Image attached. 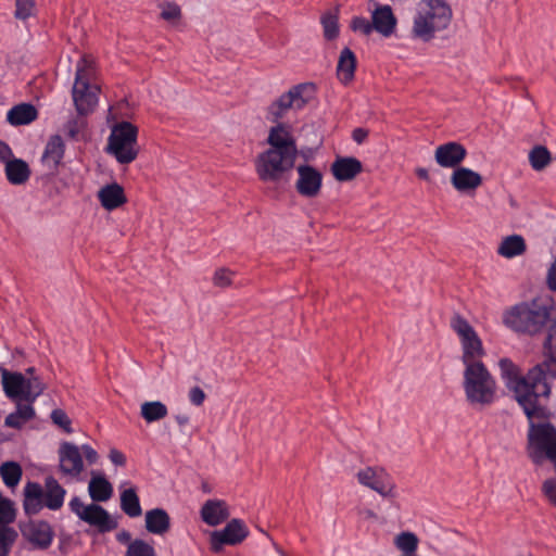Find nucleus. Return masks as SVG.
Returning a JSON list of instances; mask_svg holds the SVG:
<instances>
[{
    "label": "nucleus",
    "mask_w": 556,
    "mask_h": 556,
    "mask_svg": "<svg viewBox=\"0 0 556 556\" xmlns=\"http://www.w3.org/2000/svg\"><path fill=\"white\" fill-rule=\"evenodd\" d=\"M451 184L458 192L467 193L476 190L482 184V177L470 168L459 166L453 170Z\"/></svg>",
    "instance_id": "412c9836"
},
{
    "label": "nucleus",
    "mask_w": 556,
    "mask_h": 556,
    "mask_svg": "<svg viewBox=\"0 0 556 556\" xmlns=\"http://www.w3.org/2000/svg\"><path fill=\"white\" fill-rule=\"evenodd\" d=\"M117 540L122 543H126L130 541V533L127 531H123L117 534Z\"/></svg>",
    "instance_id": "13d9d810"
},
{
    "label": "nucleus",
    "mask_w": 556,
    "mask_h": 556,
    "mask_svg": "<svg viewBox=\"0 0 556 556\" xmlns=\"http://www.w3.org/2000/svg\"><path fill=\"white\" fill-rule=\"evenodd\" d=\"M367 131L363 128H356L354 129L353 131V139L354 141H356L357 143H362L366 137H367Z\"/></svg>",
    "instance_id": "6e6d98bb"
},
{
    "label": "nucleus",
    "mask_w": 556,
    "mask_h": 556,
    "mask_svg": "<svg viewBox=\"0 0 556 556\" xmlns=\"http://www.w3.org/2000/svg\"><path fill=\"white\" fill-rule=\"evenodd\" d=\"M355 67H356V56H355L354 52L350 48H344L340 52V56L338 60V65H337L338 78L343 84H349L354 77Z\"/></svg>",
    "instance_id": "2f4dec72"
},
{
    "label": "nucleus",
    "mask_w": 556,
    "mask_h": 556,
    "mask_svg": "<svg viewBox=\"0 0 556 556\" xmlns=\"http://www.w3.org/2000/svg\"><path fill=\"white\" fill-rule=\"evenodd\" d=\"M371 24L376 31L389 37L394 33L396 18L389 5H381L372 12Z\"/></svg>",
    "instance_id": "393cba45"
},
{
    "label": "nucleus",
    "mask_w": 556,
    "mask_h": 556,
    "mask_svg": "<svg viewBox=\"0 0 556 556\" xmlns=\"http://www.w3.org/2000/svg\"><path fill=\"white\" fill-rule=\"evenodd\" d=\"M0 374L3 392L13 402H36L46 389L39 377H26L4 367H0Z\"/></svg>",
    "instance_id": "0eeeda50"
},
{
    "label": "nucleus",
    "mask_w": 556,
    "mask_h": 556,
    "mask_svg": "<svg viewBox=\"0 0 556 556\" xmlns=\"http://www.w3.org/2000/svg\"><path fill=\"white\" fill-rule=\"evenodd\" d=\"M315 89L313 83H303L291 87L268 105L266 118L271 123H277L290 110H302L313 99Z\"/></svg>",
    "instance_id": "1a4fd4ad"
},
{
    "label": "nucleus",
    "mask_w": 556,
    "mask_h": 556,
    "mask_svg": "<svg viewBox=\"0 0 556 556\" xmlns=\"http://www.w3.org/2000/svg\"><path fill=\"white\" fill-rule=\"evenodd\" d=\"M59 468L61 473L76 482L84 480V459L78 445L63 442L59 447Z\"/></svg>",
    "instance_id": "2eb2a0df"
},
{
    "label": "nucleus",
    "mask_w": 556,
    "mask_h": 556,
    "mask_svg": "<svg viewBox=\"0 0 556 556\" xmlns=\"http://www.w3.org/2000/svg\"><path fill=\"white\" fill-rule=\"evenodd\" d=\"M296 155L276 149H267L255 160V170L264 182H277L294 166Z\"/></svg>",
    "instance_id": "9b49d317"
},
{
    "label": "nucleus",
    "mask_w": 556,
    "mask_h": 556,
    "mask_svg": "<svg viewBox=\"0 0 556 556\" xmlns=\"http://www.w3.org/2000/svg\"><path fill=\"white\" fill-rule=\"evenodd\" d=\"M98 198L101 205L108 211H113L126 202L124 189L116 182L102 187L98 192Z\"/></svg>",
    "instance_id": "cd10ccee"
},
{
    "label": "nucleus",
    "mask_w": 556,
    "mask_h": 556,
    "mask_svg": "<svg viewBox=\"0 0 556 556\" xmlns=\"http://www.w3.org/2000/svg\"><path fill=\"white\" fill-rule=\"evenodd\" d=\"M552 305V300L548 299H535L516 304L505 312L504 324L516 332L538 333L549 319Z\"/></svg>",
    "instance_id": "f03ea898"
},
{
    "label": "nucleus",
    "mask_w": 556,
    "mask_h": 556,
    "mask_svg": "<svg viewBox=\"0 0 556 556\" xmlns=\"http://www.w3.org/2000/svg\"><path fill=\"white\" fill-rule=\"evenodd\" d=\"M65 153V144L61 136H52L46 147L41 156L42 165L51 173L55 172L61 164Z\"/></svg>",
    "instance_id": "5701e85b"
},
{
    "label": "nucleus",
    "mask_w": 556,
    "mask_h": 556,
    "mask_svg": "<svg viewBox=\"0 0 556 556\" xmlns=\"http://www.w3.org/2000/svg\"><path fill=\"white\" fill-rule=\"evenodd\" d=\"M38 116L36 108L30 103H21L11 108L7 121L12 126L28 125Z\"/></svg>",
    "instance_id": "7c9ffc66"
},
{
    "label": "nucleus",
    "mask_w": 556,
    "mask_h": 556,
    "mask_svg": "<svg viewBox=\"0 0 556 556\" xmlns=\"http://www.w3.org/2000/svg\"><path fill=\"white\" fill-rule=\"evenodd\" d=\"M321 25L324 29V36L328 40H332L339 35L338 17L331 12H327L321 16Z\"/></svg>",
    "instance_id": "ea45409f"
},
{
    "label": "nucleus",
    "mask_w": 556,
    "mask_h": 556,
    "mask_svg": "<svg viewBox=\"0 0 556 556\" xmlns=\"http://www.w3.org/2000/svg\"><path fill=\"white\" fill-rule=\"evenodd\" d=\"M125 556H156V553L151 544L141 539H136L129 542Z\"/></svg>",
    "instance_id": "58836bf2"
},
{
    "label": "nucleus",
    "mask_w": 556,
    "mask_h": 556,
    "mask_svg": "<svg viewBox=\"0 0 556 556\" xmlns=\"http://www.w3.org/2000/svg\"><path fill=\"white\" fill-rule=\"evenodd\" d=\"M542 492L548 502L556 507V478L545 480Z\"/></svg>",
    "instance_id": "09e8293b"
},
{
    "label": "nucleus",
    "mask_w": 556,
    "mask_h": 556,
    "mask_svg": "<svg viewBox=\"0 0 556 556\" xmlns=\"http://www.w3.org/2000/svg\"><path fill=\"white\" fill-rule=\"evenodd\" d=\"M463 388L471 405L488 406L496 399V381L483 363L465 367Z\"/></svg>",
    "instance_id": "39448f33"
},
{
    "label": "nucleus",
    "mask_w": 556,
    "mask_h": 556,
    "mask_svg": "<svg viewBox=\"0 0 556 556\" xmlns=\"http://www.w3.org/2000/svg\"><path fill=\"white\" fill-rule=\"evenodd\" d=\"M451 326L460 339L464 366L482 364L479 359L484 354L482 342L471 325L460 315H455L451 320Z\"/></svg>",
    "instance_id": "ddd939ff"
},
{
    "label": "nucleus",
    "mask_w": 556,
    "mask_h": 556,
    "mask_svg": "<svg viewBox=\"0 0 556 556\" xmlns=\"http://www.w3.org/2000/svg\"><path fill=\"white\" fill-rule=\"evenodd\" d=\"M4 174L11 185L21 186L29 179L31 172L29 165L24 160L13 156L4 165Z\"/></svg>",
    "instance_id": "c756f323"
},
{
    "label": "nucleus",
    "mask_w": 556,
    "mask_h": 556,
    "mask_svg": "<svg viewBox=\"0 0 556 556\" xmlns=\"http://www.w3.org/2000/svg\"><path fill=\"white\" fill-rule=\"evenodd\" d=\"M547 416L548 409L546 408L544 418ZM534 418L529 419L528 454L535 464L549 459L556 470V428L548 421L534 422Z\"/></svg>",
    "instance_id": "423d86ee"
},
{
    "label": "nucleus",
    "mask_w": 556,
    "mask_h": 556,
    "mask_svg": "<svg viewBox=\"0 0 556 556\" xmlns=\"http://www.w3.org/2000/svg\"><path fill=\"white\" fill-rule=\"evenodd\" d=\"M16 408L4 419V426L13 429H21L26 422L35 418V402H14Z\"/></svg>",
    "instance_id": "bb28decb"
},
{
    "label": "nucleus",
    "mask_w": 556,
    "mask_h": 556,
    "mask_svg": "<svg viewBox=\"0 0 556 556\" xmlns=\"http://www.w3.org/2000/svg\"><path fill=\"white\" fill-rule=\"evenodd\" d=\"M359 484L377 492L382 497H395V483L389 472L382 467H365L356 473Z\"/></svg>",
    "instance_id": "4468645a"
},
{
    "label": "nucleus",
    "mask_w": 556,
    "mask_h": 556,
    "mask_svg": "<svg viewBox=\"0 0 556 556\" xmlns=\"http://www.w3.org/2000/svg\"><path fill=\"white\" fill-rule=\"evenodd\" d=\"M3 483L9 488L16 486L22 478V468L15 462H5L0 466Z\"/></svg>",
    "instance_id": "e433bc0d"
},
{
    "label": "nucleus",
    "mask_w": 556,
    "mask_h": 556,
    "mask_svg": "<svg viewBox=\"0 0 556 556\" xmlns=\"http://www.w3.org/2000/svg\"><path fill=\"white\" fill-rule=\"evenodd\" d=\"M51 419L52 421L58 425L60 428H62L67 433L72 432L71 428V419L66 415V413L62 409H53L51 412Z\"/></svg>",
    "instance_id": "de8ad7c7"
},
{
    "label": "nucleus",
    "mask_w": 556,
    "mask_h": 556,
    "mask_svg": "<svg viewBox=\"0 0 556 556\" xmlns=\"http://www.w3.org/2000/svg\"><path fill=\"white\" fill-rule=\"evenodd\" d=\"M467 155L466 148L456 142L448 141L437 147L434 151L435 162L444 168H456Z\"/></svg>",
    "instance_id": "aec40b11"
},
{
    "label": "nucleus",
    "mask_w": 556,
    "mask_h": 556,
    "mask_svg": "<svg viewBox=\"0 0 556 556\" xmlns=\"http://www.w3.org/2000/svg\"><path fill=\"white\" fill-rule=\"evenodd\" d=\"M121 509L129 518H137L142 515L140 500L134 488L121 492Z\"/></svg>",
    "instance_id": "72a5a7b5"
},
{
    "label": "nucleus",
    "mask_w": 556,
    "mask_h": 556,
    "mask_svg": "<svg viewBox=\"0 0 556 556\" xmlns=\"http://www.w3.org/2000/svg\"><path fill=\"white\" fill-rule=\"evenodd\" d=\"M351 28L363 35H370L374 30L371 22L363 16H355L351 22Z\"/></svg>",
    "instance_id": "a18cd8bd"
},
{
    "label": "nucleus",
    "mask_w": 556,
    "mask_h": 556,
    "mask_svg": "<svg viewBox=\"0 0 556 556\" xmlns=\"http://www.w3.org/2000/svg\"><path fill=\"white\" fill-rule=\"evenodd\" d=\"M189 400L193 405L200 406L205 400V393L200 387H193L189 391Z\"/></svg>",
    "instance_id": "3c124183"
},
{
    "label": "nucleus",
    "mask_w": 556,
    "mask_h": 556,
    "mask_svg": "<svg viewBox=\"0 0 556 556\" xmlns=\"http://www.w3.org/2000/svg\"><path fill=\"white\" fill-rule=\"evenodd\" d=\"M86 127V122L79 118H71L64 125L65 135L73 139L79 140L83 129Z\"/></svg>",
    "instance_id": "79ce46f5"
},
{
    "label": "nucleus",
    "mask_w": 556,
    "mask_h": 556,
    "mask_svg": "<svg viewBox=\"0 0 556 556\" xmlns=\"http://www.w3.org/2000/svg\"><path fill=\"white\" fill-rule=\"evenodd\" d=\"M526 251L525 239L519 235L504 238L497 249V253L506 258H514Z\"/></svg>",
    "instance_id": "473e14b6"
},
{
    "label": "nucleus",
    "mask_w": 556,
    "mask_h": 556,
    "mask_svg": "<svg viewBox=\"0 0 556 556\" xmlns=\"http://www.w3.org/2000/svg\"><path fill=\"white\" fill-rule=\"evenodd\" d=\"M452 9L444 0H422L414 17L412 34L422 41L431 40L451 23Z\"/></svg>",
    "instance_id": "7ed1b4c3"
},
{
    "label": "nucleus",
    "mask_w": 556,
    "mask_h": 556,
    "mask_svg": "<svg viewBox=\"0 0 556 556\" xmlns=\"http://www.w3.org/2000/svg\"><path fill=\"white\" fill-rule=\"evenodd\" d=\"M21 531L33 549L46 551L54 539L51 525L45 520H30L21 528Z\"/></svg>",
    "instance_id": "f3484780"
},
{
    "label": "nucleus",
    "mask_w": 556,
    "mask_h": 556,
    "mask_svg": "<svg viewBox=\"0 0 556 556\" xmlns=\"http://www.w3.org/2000/svg\"><path fill=\"white\" fill-rule=\"evenodd\" d=\"M17 532L9 525H0V556H9Z\"/></svg>",
    "instance_id": "4c0bfd02"
},
{
    "label": "nucleus",
    "mask_w": 556,
    "mask_h": 556,
    "mask_svg": "<svg viewBox=\"0 0 556 556\" xmlns=\"http://www.w3.org/2000/svg\"><path fill=\"white\" fill-rule=\"evenodd\" d=\"M362 170V164L355 157H341L331 165V172L339 181L353 179Z\"/></svg>",
    "instance_id": "c85d7f7f"
},
{
    "label": "nucleus",
    "mask_w": 556,
    "mask_h": 556,
    "mask_svg": "<svg viewBox=\"0 0 556 556\" xmlns=\"http://www.w3.org/2000/svg\"><path fill=\"white\" fill-rule=\"evenodd\" d=\"M298 179L295 189L304 198H315L319 194L323 186V174L316 167L308 164H301L296 167Z\"/></svg>",
    "instance_id": "a211bd4d"
},
{
    "label": "nucleus",
    "mask_w": 556,
    "mask_h": 556,
    "mask_svg": "<svg viewBox=\"0 0 556 556\" xmlns=\"http://www.w3.org/2000/svg\"><path fill=\"white\" fill-rule=\"evenodd\" d=\"M545 361L531 368L526 376L509 358L498 361L500 375L528 419L546 416V402L551 394L548 378H556V321L544 342Z\"/></svg>",
    "instance_id": "f257e3e1"
},
{
    "label": "nucleus",
    "mask_w": 556,
    "mask_h": 556,
    "mask_svg": "<svg viewBox=\"0 0 556 556\" xmlns=\"http://www.w3.org/2000/svg\"><path fill=\"white\" fill-rule=\"evenodd\" d=\"M546 282L552 291H556V258L552 263L551 267L548 268L547 276H546Z\"/></svg>",
    "instance_id": "864d4df0"
},
{
    "label": "nucleus",
    "mask_w": 556,
    "mask_h": 556,
    "mask_svg": "<svg viewBox=\"0 0 556 556\" xmlns=\"http://www.w3.org/2000/svg\"><path fill=\"white\" fill-rule=\"evenodd\" d=\"M248 535L249 529L245 523L240 519H232L224 529L211 533V549L220 553L225 545L240 544Z\"/></svg>",
    "instance_id": "dca6fc26"
},
{
    "label": "nucleus",
    "mask_w": 556,
    "mask_h": 556,
    "mask_svg": "<svg viewBox=\"0 0 556 556\" xmlns=\"http://www.w3.org/2000/svg\"><path fill=\"white\" fill-rule=\"evenodd\" d=\"M168 409L161 401H150L141 404V417L149 424L159 421L167 416Z\"/></svg>",
    "instance_id": "f704fd0d"
},
{
    "label": "nucleus",
    "mask_w": 556,
    "mask_h": 556,
    "mask_svg": "<svg viewBox=\"0 0 556 556\" xmlns=\"http://www.w3.org/2000/svg\"><path fill=\"white\" fill-rule=\"evenodd\" d=\"M416 174H417V176H418L419 178H421V179H425V180H428V179H429V173H428V169H426V168H422V167H421V168H418V169L416 170Z\"/></svg>",
    "instance_id": "bf43d9fd"
},
{
    "label": "nucleus",
    "mask_w": 556,
    "mask_h": 556,
    "mask_svg": "<svg viewBox=\"0 0 556 556\" xmlns=\"http://www.w3.org/2000/svg\"><path fill=\"white\" fill-rule=\"evenodd\" d=\"M233 273L227 268H219L215 271L213 282L216 287L225 288L231 285Z\"/></svg>",
    "instance_id": "49530a36"
},
{
    "label": "nucleus",
    "mask_w": 556,
    "mask_h": 556,
    "mask_svg": "<svg viewBox=\"0 0 556 556\" xmlns=\"http://www.w3.org/2000/svg\"><path fill=\"white\" fill-rule=\"evenodd\" d=\"M109 458L115 466H124L126 463L125 455L116 448L110 451Z\"/></svg>",
    "instance_id": "5fc2aeb1"
},
{
    "label": "nucleus",
    "mask_w": 556,
    "mask_h": 556,
    "mask_svg": "<svg viewBox=\"0 0 556 556\" xmlns=\"http://www.w3.org/2000/svg\"><path fill=\"white\" fill-rule=\"evenodd\" d=\"M66 490L52 476L45 479L43 486L37 482H27L24 486L23 507L26 515H36L43 507L59 510L63 507Z\"/></svg>",
    "instance_id": "20e7f679"
},
{
    "label": "nucleus",
    "mask_w": 556,
    "mask_h": 556,
    "mask_svg": "<svg viewBox=\"0 0 556 556\" xmlns=\"http://www.w3.org/2000/svg\"><path fill=\"white\" fill-rule=\"evenodd\" d=\"M15 17L18 20H26L30 17L35 10L34 0H15Z\"/></svg>",
    "instance_id": "c03bdc74"
},
{
    "label": "nucleus",
    "mask_w": 556,
    "mask_h": 556,
    "mask_svg": "<svg viewBox=\"0 0 556 556\" xmlns=\"http://www.w3.org/2000/svg\"><path fill=\"white\" fill-rule=\"evenodd\" d=\"M81 455L85 457L89 465H93L98 462L99 455L97 451L89 444H83L80 447Z\"/></svg>",
    "instance_id": "8fccbe9b"
},
{
    "label": "nucleus",
    "mask_w": 556,
    "mask_h": 556,
    "mask_svg": "<svg viewBox=\"0 0 556 556\" xmlns=\"http://www.w3.org/2000/svg\"><path fill=\"white\" fill-rule=\"evenodd\" d=\"M146 529L154 535H163L170 529V517L163 508H152L144 515Z\"/></svg>",
    "instance_id": "a878e982"
},
{
    "label": "nucleus",
    "mask_w": 556,
    "mask_h": 556,
    "mask_svg": "<svg viewBox=\"0 0 556 556\" xmlns=\"http://www.w3.org/2000/svg\"><path fill=\"white\" fill-rule=\"evenodd\" d=\"M13 156L14 153L11 147L7 142L0 140V163L5 165Z\"/></svg>",
    "instance_id": "603ef678"
},
{
    "label": "nucleus",
    "mask_w": 556,
    "mask_h": 556,
    "mask_svg": "<svg viewBox=\"0 0 556 556\" xmlns=\"http://www.w3.org/2000/svg\"><path fill=\"white\" fill-rule=\"evenodd\" d=\"M528 157L531 167L536 172L543 170L552 162V155L548 149L540 144L530 150Z\"/></svg>",
    "instance_id": "c9c22d12"
},
{
    "label": "nucleus",
    "mask_w": 556,
    "mask_h": 556,
    "mask_svg": "<svg viewBox=\"0 0 556 556\" xmlns=\"http://www.w3.org/2000/svg\"><path fill=\"white\" fill-rule=\"evenodd\" d=\"M25 376L26 377H36L35 376V368L34 367L27 368L26 371H25Z\"/></svg>",
    "instance_id": "052dcab7"
},
{
    "label": "nucleus",
    "mask_w": 556,
    "mask_h": 556,
    "mask_svg": "<svg viewBox=\"0 0 556 556\" xmlns=\"http://www.w3.org/2000/svg\"><path fill=\"white\" fill-rule=\"evenodd\" d=\"M200 516L204 523L219 526L229 517L228 506L222 500H207L201 507Z\"/></svg>",
    "instance_id": "4be33fe9"
},
{
    "label": "nucleus",
    "mask_w": 556,
    "mask_h": 556,
    "mask_svg": "<svg viewBox=\"0 0 556 556\" xmlns=\"http://www.w3.org/2000/svg\"><path fill=\"white\" fill-rule=\"evenodd\" d=\"M267 143L269 148L298 155L295 139L290 125L277 122L269 129Z\"/></svg>",
    "instance_id": "6ab92c4d"
},
{
    "label": "nucleus",
    "mask_w": 556,
    "mask_h": 556,
    "mask_svg": "<svg viewBox=\"0 0 556 556\" xmlns=\"http://www.w3.org/2000/svg\"><path fill=\"white\" fill-rule=\"evenodd\" d=\"M279 553H280L281 556H286L285 553H282V552H279Z\"/></svg>",
    "instance_id": "680f3d73"
},
{
    "label": "nucleus",
    "mask_w": 556,
    "mask_h": 556,
    "mask_svg": "<svg viewBox=\"0 0 556 556\" xmlns=\"http://www.w3.org/2000/svg\"><path fill=\"white\" fill-rule=\"evenodd\" d=\"M138 128L129 122L113 126L108 140V151L121 164H129L138 155Z\"/></svg>",
    "instance_id": "9d476101"
},
{
    "label": "nucleus",
    "mask_w": 556,
    "mask_h": 556,
    "mask_svg": "<svg viewBox=\"0 0 556 556\" xmlns=\"http://www.w3.org/2000/svg\"><path fill=\"white\" fill-rule=\"evenodd\" d=\"M175 420L180 427L188 425L190 421L189 416L186 414L176 415Z\"/></svg>",
    "instance_id": "4d7b16f0"
},
{
    "label": "nucleus",
    "mask_w": 556,
    "mask_h": 556,
    "mask_svg": "<svg viewBox=\"0 0 556 556\" xmlns=\"http://www.w3.org/2000/svg\"><path fill=\"white\" fill-rule=\"evenodd\" d=\"M396 547L407 554L414 553L418 546V539L413 532H402L394 541Z\"/></svg>",
    "instance_id": "a19ab883"
},
{
    "label": "nucleus",
    "mask_w": 556,
    "mask_h": 556,
    "mask_svg": "<svg viewBox=\"0 0 556 556\" xmlns=\"http://www.w3.org/2000/svg\"><path fill=\"white\" fill-rule=\"evenodd\" d=\"M93 75V68L86 56L80 58L76 66L75 83L72 94L77 112L86 115L93 111L99 101V87L91 85L90 79Z\"/></svg>",
    "instance_id": "6e6552de"
},
{
    "label": "nucleus",
    "mask_w": 556,
    "mask_h": 556,
    "mask_svg": "<svg viewBox=\"0 0 556 556\" xmlns=\"http://www.w3.org/2000/svg\"><path fill=\"white\" fill-rule=\"evenodd\" d=\"M88 494L93 503L108 502L113 495V485L102 472L92 470Z\"/></svg>",
    "instance_id": "b1692460"
},
{
    "label": "nucleus",
    "mask_w": 556,
    "mask_h": 556,
    "mask_svg": "<svg viewBox=\"0 0 556 556\" xmlns=\"http://www.w3.org/2000/svg\"><path fill=\"white\" fill-rule=\"evenodd\" d=\"M70 510L83 522L97 529L100 533L115 530L117 521L98 503L86 504L79 496H73L68 502Z\"/></svg>",
    "instance_id": "f8f14e48"
},
{
    "label": "nucleus",
    "mask_w": 556,
    "mask_h": 556,
    "mask_svg": "<svg viewBox=\"0 0 556 556\" xmlns=\"http://www.w3.org/2000/svg\"><path fill=\"white\" fill-rule=\"evenodd\" d=\"M161 17L167 22H177L181 17V9L175 2H165L161 4Z\"/></svg>",
    "instance_id": "37998d69"
}]
</instances>
